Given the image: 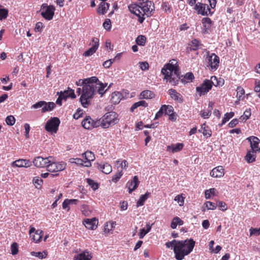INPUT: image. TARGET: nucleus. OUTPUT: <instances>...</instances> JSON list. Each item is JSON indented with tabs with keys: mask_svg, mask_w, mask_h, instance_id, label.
<instances>
[{
	"mask_svg": "<svg viewBox=\"0 0 260 260\" xmlns=\"http://www.w3.org/2000/svg\"><path fill=\"white\" fill-rule=\"evenodd\" d=\"M150 195V193L148 191H147L144 194L141 195L137 202V207L143 206Z\"/></svg>",
	"mask_w": 260,
	"mask_h": 260,
	"instance_id": "e433bc0d",
	"label": "nucleus"
},
{
	"mask_svg": "<svg viewBox=\"0 0 260 260\" xmlns=\"http://www.w3.org/2000/svg\"><path fill=\"white\" fill-rule=\"evenodd\" d=\"M194 75L191 72H188L183 76V78L181 79L182 83L191 82L194 79Z\"/></svg>",
	"mask_w": 260,
	"mask_h": 260,
	"instance_id": "a19ab883",
	"label": "nucleus"
},
{
	"mask_svg": "<svg viewBox=\"0 0 260 260\" xmlns=\"http://www.w3.org/2000/svg\"><path fill=\"white\" fill-rule=\"evenodd\" d=\"M204 205L207 210H214L216 209L217 205L210 201H207L204 203Z\"/></svg>",
	"mask_w": 260,
	"mask_h": 260,
	"instance_id": "864d4df0",
	"label": "nucleus"
},
{
	"mask_svg": "<svg viewBox=\"0 0 260 260\" xmlns=\"http://www.w3.org/2000/svg\"><path fill=\"white\" fill-rule=\"evenodd\" d=\"M146 38L143 35L139 36L136 40V43L140 46H144L146 43Z\"/></svg>",
	"mask_w": 260,
	"mask_h": 260,
	"instance_id": "a18cd8bd",
	"label": "nucleus"
},
{
	"mask_svg": "<svg viewBox=\"0 0 260 260\" xmlns=\"http://www.w3.org/2000/svg\"><path fill=\"white\" fill-rule=\"evenodd\" d=\"M98 221L95 218L86 219L84 221L85 227L89 230H94L97 227Z\"/></svg>",
	"mask_w": 260,
	"mask_h": 260,
	"instance_id": "b1692460",
	"label": "nucleus"
},
{
	"mask_svg": "<svg viewBox=\"0 0 260 260\" xmlns=\"http://www.w3.org/2000/svg\"><path fill=\"white\" fill-rule=\"evenodd\" d=\"M33 182L36 188H40L42 186L43 180L39 177H36L34 179Z\"/></svg>",
	"mask_w": 260,
	"mask_h": 260,
	"instance_id": "6e6d98bb",
	"label": "nucleus"
},
{
	"mask_svg": "<svg viewBox=\"0 0 260 260\" xmlns=\"http://www.w3.org/2000/svg\"><path fill=\"white\" fill-rule=\"evenodd\" d=\"M164 107L165 108V114L169 115L172 113H174V108L171 105H164Z\"/></svg>",
	"mask_w": 260,
	"mask_h": 260,
	"instance_id": "09e8293b",
	"label": "nucleus"
},
{
	"mask_svg": "<svg viewBox=\"0 0 260 260\" xmlns=\"http://www.w3.org/2000/svg\"><path fill=\"white\" fill-rule=\"evenodd\" d=\"M188 45L190 50L196 51L199 49V47L202 45V44L200 41L197 39H193Z\"/></svg>",
	"mask_w": 260,
	"mask_h": 260,
	"instance_id": "473e14b6",
	"label": "nucleus"
},
{
	"mask_svg": "<svg viewBox=\"0 0 260 260\" xmlns=\"http://www.w3.org/2000/svg\"><path fill=\"white\" fill-rule=\"evenodd\" d=\"M72 163H75L77 165L84 166L85 167V160H84L83 159L79 158H73V161H72Z\"/></svg>",
	"mask_w": 260,
	"mask_h": 260,
	"instance_id": "e2e57ef3",
	"label": "nucleus"
},
{
	"mask_svg": "<svg viewBox=\"0 0 260 260\" xmlns=\"http://www.w3.org/2000/svg\"><path fill=\"white\" fill-rule=\"evenodd\" d=\"M202 22L203 23V33H208V30L211 28L212 24V21L211 19L208 17H204L202 19Z\"/></svg>",
	"mask_w": 260,
	"mask_h": 260,
	"instance_id": "5701e85b",
	"label": "nucleus"
},
{
	"mask_svg": "<svg viewBox=\"0 0 260 260\" xmlns=\"http://www.w3.org/2000/svg\"><path fill=\"white\" fill-rule=\"evenodd\" d=\"M216 190L215 188H211L209 189L206 190L205 191V196L206 199L210 198L211 196H214Z\"/></svg>",
	"mask_w": 260,
	"mask_h": 260,
	"instance_id": "c03bdc74",
	"label": "nucleus"
},
{
	"mask_svg": "<svg viewBox=\"0 0 260 260\" xmlns=\"http://www.w3.org/2000/svg\"><path fill=\"white\" fill-rule=\"evenodd\" d=\"M183 223V221L179 217L176 216L173 218L171 223V227L172 229H175L176 228L177 225H182Z\"/></svg>",
	"mask_w": 260,
	"mask_h": 260,
	"instance_id": "ea45409f",
	"label": "nucleus"
},
{
	"mask_svg": "<svg viewBox=\"0 0 260 260\" xmlns=\"http://www.w3.org/2000/svg\"><path fill=\"white\" fill-rule=\"evenodd\" d=\"M18 252V246L16 243H13L11 245V253L13 255L17 254Z\"/></svg>",
	"mask_w": 260,
	"mask_h": 260,
	"instance_id": "0e129e2a",
	"label": "nucleus"
},
{
	"mask_svg": "<svg viewBox=\"0 0 260 260\" xmlns=\"http://www.w3.org/2000/svg\"><path fill=\"white\" fill-rule=\"evenodd\" d=\"M212 87L210 79H205L200 86L196 87V89L199 96H201L207 94L212 89Z\"/></svg>",
	"mask_w": 260,
	"mask_h": 260,
	"instance_id": "9d476101",
	"label": "nucleus"
},
{
	"mask_svg": "<svg viewBox=\"0 0 260 260\" xmlns=\"http://www.w3.org/2000/svg\"><path fill=\"white\" fill-rule=\"evenodd\" d=\"M140 106L146 107L148 106V104L145 101H140L138 102L134 103L131 108V111L133 112L135 109H137Z\"/></svg>",
	"mask_w": 260,
	"mask_h": 260,
	"instance_id": "79ce46f5",
	"label": "nucleus"
},
{
	"mask_svg": "<svg viewBox=\"0 0 260 260\" xmlns=\"http://www.w3.org/2000/svg\"><path fill=\"white\" fill-rule=\"evenodd\" d=\"M45 104V101H39L31 106L32 109H38L42 108Z\"/></svg>",
	"mask_w": 260,
	"mask_h": 260,
	"instance_id": "69168bd1",
	"label": "nucleus"
},
{
	"mask_svg": "<svg viewBox=\"0 0 260 260\" xmlns=\"http://www.w3.org/2000/svg\"><path fill=\"white\" fill-rule=\"evenodd\" d=\"M82 157L84 158L85 167H89L91 166V161L95 159V156L94 153L90 151H86L82 154Z\"/></svg>",
	"mask_w": 260,
	"mask_h": 260,
	"instance_id": "f3484780",
	"label": "nucleus"
},
{
	"mask_svg": "<svg viewBox=\"0 0 260 260\" xmlns=\"http://www.w3.org/2000/svg\"><path fill=\"white\" fill-rule=\"evenodd\" d=\"M99 44V39L97 38H93L91 47L84 52L83 56L87 57L93 54L98 49Z\"/></svg>",
	"mask_w": 260,
	"mask_h": 260,
	"instance_id": "4468645a",
	"label": "nucleus"
},
{
	"mask_svg": "<svg viewBox=\"0 0 260 260\" xmlns=\"http://www.w3.org/2000/svg\"><path fill=\"white\" fill-rule=\"evenodd\" d=\"M95 84H96V91H97L98 93L102 96L107 90H105L107 84H104L98 80Z\"/></svg>",
	"mask_w": 260,
	"mask_h": 260,
	"instance_id": "cd10ccee",
	"label": "nucleus"
},
{
	"mask_svg": "<svg viewBox=\"0 0 260 260\" xmlns=\"http://www.w3.org/2000/svg\"><path fill=\"white\" fill-rule=\"evenodd\" d=\"M162 9L166 13H170L171 9L167 2H164L161 5Z\"/></svg>",
	"mask_w": 260,
	"mask_h": 260,
	"instance_id": "338daca9",
	"label": "nucleus"
},
{
	"mask_svg": "<svg viewBox=\"0 0 260 260\" xmlns=\"http://www.w3.org/2000/svg\"><path fill=\"white\" fill-rule=\"evenodd\" d=\"M202 133L203 135L207 138L210 137L212 135V132L209 127L205 123L201 125ZM199 132H201L200 129L199 130Z\"/></svg>",
	"mask_w": 260,
	"mask_h": 260,
	"instance_id": "2f4dec72",
	"label": "nucleus"
},
{
	"mask_svg": "<svg viewBox=\"0 0 260 260\" xmlns=\"http://www.w3.org/2000/svg\"><path fill=\"white\" fill-rule=\"evenodd\" d=\"M140 99H152L155 97L154 93L149 90H145L141 92Z\"/></svg>",
	"mask_w": 260,
	"mask_h": 260,
	"instance_id": "7c9ffc66",
	"label": "nucleus"
},
{
	"mask_svg": "<svg viewBox=\"0 0 260 260\" xmlns=\"http://www.w3.org/2000/svg\"><path fill=\"white\" fill-rule=\"evenodd\" d=\"M255 153V152L251 150H250L247 152L246 156H245V159L248 163H251L255 161L256 158Z\"/></svg>",
	"mask_w": 260,
	"mask_h": 260,
	"instance_id": "72a5a7b5",
	"label": "nucleus"
},
{
	"mask_svg": "<svg viewBox=\"0 0 260 260\" xmlns=\"http://www.w3.org/2000/svg\"><path fill=\"white\" fill-rule=\"evenodd\" d=\"M82 126L86 129H91L99 126V122L94 121L89 116H86L82 122Z\"/></svg>",
	"mask_w": 260,
	"mask_h": 260,
	"instance_id": "ddd939ff",
	"label": "nucleus"
},
{
	"mask_svg": "<svg viewBox=\"0 0 260 260\" xmlns=\"http://www.w3.org/2000/svg\"><path fill=\"white\" fill-rule=\"evenodd\" d=\"M113 63V61L112 59H108L103 62V66L105 69H108L111 66Z\"/></svg>",
	"mask_w": 260,
	"mask_h": 260,
	"instance_id": "774afa93",
	"label": "nucleus"
},
{
	"mask_svg": "<svg viewBox=\"0 0 260 260\" xmlns=\"http://www.w3.org/2000/svg\"><path fill=\"white\" fill-rule=\"evenodd\" d=\"M119 122L117 114L113 111L106 113L103 116L101 125L106 128L114 125Z\"/></svg>",
	"mask_w": 260,
	"mask_h": 260,
	"instance_id": "39448f33",
	"label": "nucleus"
},
{
	"mask_svg": "<svg viewBox=\"0 0 260 260\" xmlns=\"http://www.w3.org/2000/svg\"><path fill=\"white\" fill-rule=\"evenodd\" d=\"M194 9L197 11L198 14H201L203 16L212 15L213 13L207 5L202 3L196 4Z\"/></svg>",
	"mask_w": 260,
	"mask_h": 260,
	"instance_id": "9b49d317",
	"label": "nucleus"
},
{
	"mask_svg": "<svg viewBox=\"0 0 260 260\" xmlns=\"http://www.w3.org/2000/svg\"><path fill=\"white\" fill-rule=\"evenodd\" d=\"M123 175V171L122 170L118 171V172L115 173L112 177V181L114 182H117Z\"/></svg>",
	"mask_w": 260,
	"mask_h": 260,
	"instance_id": "de8ad7c7",
	"label": "nucleus"
},
{
	"mask_svg": "<svg viewBox=\"0 0 260 260\" xmlns=\"http://www.w3.org/2000/svg\"><path fill=\"white\" fill-rule=\"evenodd\" d=\"M103 26L106 30H110L111 28V21L110 19H106L103 24Z\"/></svg>",
	"mask_w": 260,
	"mask_h": 260,
	"instance_id": "bf43d9fd",
	"label": "nucleus"
},
{
	"mask_svg": "<svg viewBox=\"0 0 260 260\" xmlns=\"http://www.w3.org/2000/svg\"><path fill=\"white\" fill-rule=\"evenodd\" d=\"M247 139L250 142V150L253 151L255 153L259 152L260 151V140L259 139L254 136H251Z\"/></svg>",
	"mask_w": 260,
	"mask_h": 260,
	"instance_id": "2eb2a0df",
	"label": "nucleus"
},
{
	"mask_svg": "<svg viewBox=\"0 0 260 260\" xmlns=\"http://www.w3.org/2000/svg\"><path fill=\"white\" fill-rule=\"evenodd\" d=\"M123 96L121 93L118 91H114L111 94L110 101L112 103L116 105L120 102Z\"/></svg>",
	"mask_w": 260,
	"mask_h": 260,
	"instance_id": "393cba45",
	"label": "nucleus"
},
{
	"mask_svg": "<svg viewBox=\"0 0 260 260\" xmlns=\"http://www.w3.org/2000/svg\"><path fill=\"white\" fill-rule=\"evenodd\" d=\"M174 200L178 202L179 206H182L184 203V197H183L182 194H178L175 197Z\"/></svg>",
	"mask_w": 260,
	"mask_h": 260,
	"instance_id": "5fc2aeb1",
	"label": "nucleus"
},
{
	"mask_svg": "<svg viewBox=\"0 0 260 260\" xmlns=\"http://www.w3.org/2000/svg\"><path fill=\"white\" fill-rule=\"evenodd\" d=\"M109 8V4L106 2H101L98 9V12L99 14H104Z\"/></svg>",
	"mask_w": 260,
	"mask_h": 260,
	"instance_id": "f704fd0d",
	"label": "nucleus"
},
{
	"mask_svg": "<svg viewBox=\"0 0 260 260\" xmlns=\"http://www.w3.org/2000/svg\"><path fill=\"white\" fill-rule=\"evenodd\" d=\"M161 74L164 76V80L169 82L172 85L178 84L180 78V72L177 63L173 64L169 62L166 64L161 70Z\"/></svg>",
	"mask_w": 260,
	"mask_h": 260,
	"instance_id": "20e7f679",
	"label": "nucleus"
},
{
	"mask_svg": "<svg viewBox=\"0 0 260 260\" xmlns=\"http://www.w3.org/2000/svg\"><path fill=\"white\" fill-rule=\"evenodd\" d=\"M206 61L211 70H216L219 64V57L215 53L208 54L206 57Z\"/></svg>",
	"mask_w": 260,
	"mask_h": 260,
	"instance_id": "1a4fd4ad",
	"label": "nucleus"
},
{
	"mask_svg": "<svg viewBox=\"0 0 260 260\" xmlns=\"http://www.w3.org/2000/svg\"><path fill=\"white\" fill-rule=\"evenodd\" d=\"M116 225L115 221H110L107 222L104 227V232L106 234L112 233L113 229Z\"/></svg>",
	"mask_w": 260,
	"mask_h": 260,
	"instance_id": "4c0bfd02",
	"label": "nucleus"
},
{
	"mask_svg": "<svg viewBox=\"0 0 260 260\" xmlns=\"http://www.w3.org/2000/svg\"><path fill=\"white\" fill-rule=\"evenodd\" d=\"M98 169L106 174H110L112 171L111 166L108 163L99 165Z\"/></svg>",
	"mask_w": 260,
	"mask_h": 260,
	"instance_id": "c756f323",
	"label": "nucleus"
},
{
	"mask_svg": "<svg viewBox=\"0 0 260 260\" xmlns=\"http://www.w3.org/2000/svg\"><path fill=\"white\" fill-rule=\"evenodd\" d=\"M6 122L7 125L12 126L15 123V118L12 115L8 116L6 118Z\"/></svg>",
	"mask_w": 260,
	"mask_h": 260,
	"instance_id": "8fccbe9b",
	"label": "nucleus"
},
{
	"mask_svg": "<svg viewBox=\"0 0 260 260\" xmlns=\"http://www.w3.org/2000/svg\"><path fill=\"white\" fill-rule=\"evenodd\" d=\"M210 80L212 86H222L224 83V80L223 79L221 78L218 79L215 76H211Z\"/></svg>",
	"mask_w": 260,
	"mask_h": 260,
	"instance_id": "c85d7f7f",
	"label": "nucleus"
},
{
	"mask_svg": "<svg viewBox=\"0 0 260 260\" xmlns=\"http://www.w3.org/2000/svg\"><path fill=\"white\" fill-rule=\"evenodd\" d=\"M196 242L193 239H186L184 240H178L174 247L175 257L177 260H182L184 257L190 254Z\"/></svg>",
	"mask_w": 260,
	"mask_h": 260,
	"instance_id": "7ed1b4c3",
	"label": "nucleus"
},
{
	"mask_svg": "<svg viewBox=\"0 0 260 260\" xmlns=\"http://www.w3.org/2000/svg\"><path fill=\"white\" fill-rule=\"evenodd\" d=\"M59 94L63 97L64 100H66L68 98L75 99L76 97L74 90L69 87L68 90H64L63 92L61 91Z\"/></svg>",
	"mask_w": 260,
	"mask_h": 260,
	"instance_id": "bb28decb",
	"label": "nucleus"
},
{
	"mask_svg": "<svg viewBox=\"0 0 260 260\" xmlns=\"http://www.w3.org/2000/svg\"><path fill=\"white\" fill-rule=\"evenodd\" d=\"M169 94H170L171 98L174 100L178 102V103H181L183 101V99L182 96L180 93L178 92L176 90L174 89H170L168 91Z\"/></svg>",
	"mask_w": 260,
	"mask_h": 260,
	"instance_id": "4be33fe9",
	"label": "nucleus"
},
{
	"mask_svg": "<svg viewBox=\"0 0 260 260\" xmlns=\"http://www.w3.org/2000/svg\"><path fill=\"white\" fill-rule=\"evenodd\" d=\"M50 163H49L47 167V171L50 172L56 173L66 169V163L61 161L56 162L54 157L52 156L50 159Z\"/></svg>",
	"mask_w": 260,
	"mask_h": 260,
	"instance_id": "0eeeda50",
	"label": "nucleus"
},
{
	"mask_svg": "<svg viewBox=\"0 0 260 260\" xmlns=\"http://www.w3.org/2000/svg\"><path fill=\"white\" fill-rule=\"evenodd\" d=\"M117 165L119 164V167H121V170L122 171L123 169H126L128 167V162L126 160H123L121 162L119 160L116 161Z\"/></svg>",
	"mask_w": 260,
	"mask_h": 260,
	"instance_id": "13d9d810",
	"label": "nucleus"
},
{
	"mask_svg": "<svg viewBox=\"0 0 260 260\" xmlns=\"http://www.w3.org/2000/svg\"><path fill=\"white\" fill-rule=\"evenodd\" d=\"M87 182L94 190H95L99 187L98 184L94 182L93 180L91 179H87Z\"/></svg>",
	"mask_w": 260,
	"mask_h": 260,
	"instance_id": "680f3d73",
	"label": "nucleus"
},
{
	"mask_svg": "<svg viewBox=\"0 0 260 260\" xmlns=\"http://www.w3.org/2000/svg\"><path fill=\"white\" fill-rule=\"evenodd\" d=\"M29 234L30 237L32 236L33 241L35 243L40 242L43 236V232L42 230H38L36 231L35 228L31 226L29 231Z\"/></svg>",
	"mask_w": 260,
	"mask_h": 260,
	"instance_id": "dca6fc26",
	"label": "nucleus"
},
{
	"mask_svg": "<svg viewBox=\"0 0 260 260\" xmlns=\"http://www.w3.org/2000/svg\"><path fill=\"white\" fill-rule=\"evenodd\" d=\"M163 114H165V108L164 107V105L161 106L158 111L156 113L154 119H157L162 117Z\"/></svg>",
	"mask_w": 260,
	"mask_h": 260,
	"instance_id": "052dcab7",
	"label": "nucleus"
},
{
	"mask_svg": "<svg viewBox=\"0 0 260 260\" xmlns=\"http://www.w3.org/2000/svg\"><path fill=\"white\" fill-rule=\"evenodd\" d=\"M251 115V110L250 109H247L244 112L243 115L241 116L242 120H247L249 118Z\"/></svg>",
	"mask_w": 260,
	"mask_h": 260,
	"instance_id": "4d7b16f0",
	"label": "nucleus"
},
{
	"mask_svg": "<svg viewBox=\"0 0 260 260\" xmlns=\"http://www.w3.org/2000/svg\"><path fill=\"white\" fill-rule=\"evenodd\" d=\"M8 10L7 9L3 8L0 9V20H2L7 18L8 15Z\"/></svg>",
	"mask_w": 260,
	"mask_h": 260,
	"instance_id": "3c124183",
	"label": "nucleus"
},
{
	"mask_svg": "<svg viewBox=\"0 0 260 260\" xmlns=\"http://www.w3.org/2000/svg\"><path fill=\"white\" fill-rule=\"evenodd\" d=\"M92 256L91 253L87 250L78 254L74 256V260H91Z\"/></svg>",
	"mask_w": 260,
	"mask_h": 260,
	"instance_id": "412c9836",
	"label": "nucleus"
},
{
	"mask_svg": "<svg viewBox=\"0 0 260 260\" xmlns=\"http://www.w3.org/2000/svg\"><path fill=\"white\" fill-rule=\"evenodd\" d=\"M55 105L53 102H48L45 101V104L42 108V112L45 113L48 111H52Z\"/></svg>",
	"mask_w": 260,
	"mask_h": 260,
	"instance_id": "c9c22d12",
	"label": "nucleus"
},
{
	"mask_svg": "<svg viewBox=\"0 0 260 260\" xmlns=\"http://www.w3.org/2000/svg\"><path fill=\"white\" fill-rule=\"evenodd\" d=\"M60 120L57 117H51L46 122L45 129L52 134H56L58 131L60 124Z\"/></svg>",
	"mask_w": 260,
	"mask_h": 260,
	"instance_id": "6e6552de",
	"label": "nucleus"
},
{
	"mask_svg": "<svg viewBox=\"0 0 260 260\" xmlns=\"http://www.w3.org/2000/svg\"><path fill=\"white\" fill-rule=\"evenodd\" d=\"M139 184L138 177L137 176H135L133 177V180L128 181L126 183V186L128 189V192L131 193L135 190L138 187Z\"/></svg>",
	"mask_w": 260,
	"mask_h": 260,
	"instance_id": "a211bd4d",
	"label": "nucleus"
},
{
	"mask_svg": "<svg viewBox=\"0 0 260 260\" xmlns=\"http://www.w3.org/2000/svg\"><path fill=\"white\" fill-rule=\"evenodd\" d=\"M97 81L98 78L93 76L85 79L82 81L83 86L79 101L84 108H87L91 105V101L96 93V84H95Z\"/></svg>",
	"mask_w": 260,
	"mask_h": 260,
	"instance_id": "f03ea898",
	"label": "nucleus"
},
{
	"mask_svg": "<svg viewBox=\"0 0 260 260\" xmlns=\"http://www.w3.org/2000/svg\"><path fill=\"white\" fill-rule=\"evenodd\" d=\"M151 229V225L149 223L146 224V229L143 228L140 230L139 237L140 239H143L144 237L148 233Z\"/></svg>",
	"mask_w": 260,
	"mask_h": 260,
	"instance_id": "58836bf2",
	"label": "nucleus"
},
{
	"mask_svg": "<svg viewBox=\"0 0 260 260\" xmlns=\"http://www.w3.org/2000/svg\"><path fill=\"white\" fill-rule=\"evenodd\" d=\"M55 10L54 6L48 5L47 4L44 3L41 6V15L45 19L49 21L53 19Z\"/></svg>",
	"mask_w": 260,
	"mask_h": 260,
	"instance_id": "423d86ee",
	"label": "nucleus"
},
{
	"mask_svg": "<svg viewBox=\"0 0 260 260\" xmlns=\"http://www.w3.org/2000/svg\"><path fill=\"white\" fill-rule=\"evenodd\" d=\"M184 145L183 143H177L176 144H172L168 146L167 147V151H171L172 153H175L181 151L183 148Z\"/></svg>",
	"mask_w": 260,
	"mask_h": 260,
	"instance_id": "a878e982",
	"label": "nucleus"
},
{
	"mask_svg": "<svg viewBox=\"0 0 260 260\" xmlns=\"http://www.w3.org/2000/svg\"><path fill=\"white\" fill-rule=\"evenodd\" d=\"M234 116V113L233 112H231L230 113H226L224 115V117H223L221 123L219 124V125L221 126V125H223L228 121H229L231 118H232Z\"/></svg>",
	"mask_w": 260,
	"mask_h": 260,
	"instance_id": "37998d69",
	"label": "nucleus"
},
{
	"mask_svg": "<svg viewBox=\"0 0 260 260\" xmlns=\"http://www.w3.org/2000/svg\"><path fill=\"white\" fill-rule=\"evenodd\" d=\"M210 174L213 177H222L224 175V169L223 167L221 166H217L211 170Z\"/></svg>",
	"mask_w": 260,
	"mask_h": 260,
	"instance_id": "6ab92c4d",
	"label": "nucleus"
},
{
	"mask_svg": "<svg viewBox=\"0 0 260 260\" xmlns=\"http://www.w3.org/2000/svg\"><path fill=\"white\" fill-rule=\"evenodd\" d=\"M12 167L27 168L31 166V162L28 159H19L13 161Z\"/></svg>",
	"mask_w": 260,
	"mask_h": 260,
	"instance_id": "aec40b11",
	"label": "nucleus"
},
{
	"mask_svg": "<svg viewBox=\"0 0 260 260\" xmlns=\"http://www.w3.org/2000/svg\"><path fill=\"white\" fill-rule=\"evenodd\" d=\"M31 254L32 256L38 257L41 259L45 258L47 256V252L45 251L43 252H32Z\"/></svg>",
	"mask_w": 260,
	"mask_h": 260,
	"instance_id": "49530a36",
	"label": "nucleus"
},
{
	"mask_svg": "<svg viewBox=\"0 0 260 260\" xmlns=\"http://www.w3.org/2000/svg\"><path fill=\"white\" fill-rule=\"evenodd\" d=\"M137 4H131L128 6L129 11L138 17V21L142 23L145 19L144 15L147 17L152 15L154 11V3L149 0H138Z\"/></svg>",
	"mask_w": 260,
	"mask_h": 260,
	"instance_id": "f257e3e1",
	"label": "nucleus"
},
{
	"mask_svg": "<svg viewBox=\"0 0 260 260\" xmlns=\"http://www.w3.org/2000/svg\"><path fill=\"white\" fill-rule=\"evenodd\" d=\"M245 94L244 89L241 86H238L237 88V98L240 100Z\"/></svg>",
	"mask_w": 260,
	"mask_h": 260,
	"instance_id": "603ef678",
	"label": "nucleus"
},
{
	"mask_svg": "<svg viewBox=\"0 0 260 260\" xmlns=\"http://www.w3.org/2000/svg\"><path fill=\"white\" fill-rule=\"evenodd\" d=\"M52 156H50L47 157H43L42 156L36 157L33 160V164L37 168H47L49 163H50V159Z\"/></svg>",
	"mask_w": 260,
	"mask_h": 260,
	"instance_id": "f8f14e48",
	"label": "nucleus"
}]
</instances>
